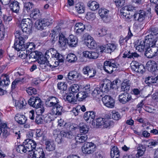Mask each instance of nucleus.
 Segmentation results:
<instances>
[{
    "label": "nucleus",
    "mask_w": 158,
    "mask_h": 158,
    "mask_svg": "<svg viewBox=\"0 0 158 158\" xmlns=\"http://www.w3.org/2000/svg\"><path fill=\"white\" fill-rule=\"evenodd\" d=\"M26 146V144H25L19 145L16 148V151L20 153H26L27 152H29L30 150H28V149Z\"/></svg>",
    "instance_id": "nucleus-37"
},
{
    "label": "nucleus",
    "mask_w": 158,
    "mask_h": 158,
    "mask_svg": "<svg viewBox=\"0 0 158 158\" xmlns=\"http://www.w3.org/2000/svg\"><path fill=\"white\" fill-rule=\"evenodd\" d=\"M15 119L18 123L20 124H24L27 120V118L25 115L19 114H16Z\"/></svg>",
    "instance_id": "nucleus-32"
},
{
    "label": "nucleus",
    "mask_w": 158,
    "mask_h": 158,
    "mask_svg": "<svg viewBox=\"0 0 158 158\" xmlns=\"http://www.w3.org/2000/svg\"><path fill=\"white\" fill-rule=\"evenodd\" d=\"M104 124L103 125V127L107 128L109 127L112 126L113 125V122L112 121L107 118H105L104 121Z\"/></svg>",
    "instance_id": "nucleus-56"
},
{
    "label": "nucleus",
    "mask_w": 158,
    "mask_h": 158,
    "mask_svg": "<svg viewBox=\"0 0 158 158\" xmlns=\"http://www.w3.org/2000/svg\"><path fill=\"white\" fill-rule=\"evenodd\" d=\"M151 33L149 35H154L155 37L158 36V28L152 27L150 29Z\"/></svg>",
    "instance_id": "nucleus-64"
},
{
    "label": "nucleus",
    "mask_w": 158,
    "mask_h": 158,
    "mask_svg": "<svg viewBox=\"0 0 158 158\" xmlns=\"http://www.w3.org/2000/svg\"><path fill=\"white\" fill-rule=\"evenodd\" d=\"M89 74L87 76V78H91L94 77L96 75V70L93 68H91L89 73Z\"/></svg>",
    "instance_id": "nucleus-61"
},
{
    "label": "nucleus",
    "mask_w": 158,
    "mask_h": 158,
    "mask_svg": "<svg viewBox=\"0 0 158 158\" xmlns=\"http://www.w3.org/2000/svg\"><path fill=\"white\" fill-rule=\"evenodd\" d=\"M156 74L152 73V75L149 76L145 79V82L147 84H151L157 83V76Z\"/></svg>",
    "instance_id": "nucleus-27"
},
{
    "label": "nucleus",
    "mask_w": 158,
    "mask_h": 158,
    "mask_svg": "<svg viewBox=\"0 0 158 158\" xmlns=\"http://www.w3.org/2000/svg\"><path fill=\"white\" fill-rule=\"evenodd\" d=\"M158 51V48L157 47H147V49H146L145 55L148 58H152L157 55Z\"/></svg>",
    "instance_id": "nucleus-11"
},
{
    "label": "nucleus",
    "mask_w": 158,
    "mask_h": 158,
    "mask_svg": "<svg viewBox=\"0 0 158 158\" xmlns=\"http://www.w3.org/2000/svg\"><path fill=\"white\" fill-rule=\"evenodd\" d=\"M101 92L99 87H96L93 90L92 93V95L94 98H99V97H101L102 96L101 95Z\"/></svg>",
    "instance_id": "nucleus-49"
},
{
    "label": "nucleus",
    "mask_w": 158,
    "mask_h": 158,
    "mask_svg": "<svg viewBox=\"0 0 158 158\" xmlns=\"http://www.w3.org/2000/svg\"><path fill=\"white\" fill-rule=\"evenodd\" d=\"M10 131L9 128L1 130V133H2L3 138H6L10 135Z\"/></svg>",
    "instance_id": "nucleus-60"
},
{
    "label": "nucleus",
    "mask_w": 158,
    "mask_h": 158,
    "mask_svg": "<svg viewBox=\"0 0 158 158\" xmlns=\"http://www.w3.org/2000/svg\"><path fill=\"white\" fill-rule=\"evenodd\" d=\"M57 87L59 89L65 90L67 88V86L64 82H59L57 84Z\"/></svg>",
    "instance_id": "nucleus-62"
},
{
    "label": "nucleus",
    "mask_w": 158,
    "mask_h": 158,
    "mask_svg": "<svg viewBox=\"0 0 158 158\" xmlns=\"http://www.w3.org/2000/svg\"><path fill=\"white\" fill-rule=\"evenodd\" d=\"M146 15V13L145 11L140 10L135 13L133 17L135 20L142 22L144 20Z\"/></svg>",
    "instance_id": "nucleus-10"
},
{
    "label": "nucleus",
    "mask_w": 158,
    "mask_h": 158,
    "mask_svg": "<svg viewBox=\"0 0 158 158\" xmlns=\"http://www.w3.org/2000/svg\"><path fill=\"white\" fill-rule=\"evenodd\" d=\"M131 83L129 81L124 80L122 84L121 89L122 90L127 91L129 90Z\"/></svg>",
    "instance_id": "nucleus-40"
},
{
    "label": "nucleus",
    "mask_w": 158,
    "mask_h": 158,
    "mask_svg": "<svg viewBox=\"0 0 158 158\" xmlns=\"http://www.w3.org/2000/svg\"><path fill=\"white\" fill-rule=\"evenodd\" d=\"M77 37L73 35H70L68 40L67 44L70 47H74L77 44Z\"/></svg>",
    "instance_id": "nucleus-30"
},
{
    "label": "nucleus",
    "mask_w": 158,
    "mask_h": 158,
    "mask_svg": "<svg viewBox=\"0 0 158 158\" xmlns=\"http://www.w3.org/2000/svg\"><path fill=\"white\" fill-rule=\"evenodd\" d=\"M88 6L91 10L94 11L97 9L99 7L98 4L97 2L94 1H89L88 4Z\"/></svg>",
    "instance_id": "nucleus-43"
},
{
    "label": "nucleus",
    "mask_w": 158,
    "mask_h": 158,
    "mask_svg": "<svg viewBox=\"0 0 158 158\" xmlns=\"http://www.w3.org/2000/svg\"><path fill=\"white\" fill-rule=\"evenodd\" d=\"M91 68L90 66L87 65L84 66L82 69V72L85 77H87Z\"/></svg>",
    "instance_id": "nucleus-59"
},
{
    "label": "nucleus",
    "mask_w": 158,
    "mask_h": 158,
    "mask_svg": "<svg viewBox=\"0 0 158 158\" xmlns=\"http://www.w3.org/2000/svg\"><path fill=\"white\" fill-rule=\"evenodd\" d=\"M32 26V22L29 19H23L21 21L20 27L23 33L26 34L24 36L26 39L28 38V35L31 33Z\"/></svg>",
    "instance_id": "nucleus-3"
},
{
    "label": "nucleus",
    "mask_w": 158,
    "mask_h": 158,
    "mask_svg": "<svg viewBox=\"0 0 158 158\" xmlns=\"http://www.w3.org/2000/svg\"><path fill=\"white\" fill-rule=\"evenodd\" d=\"M138 41L136 45L135 46L136 49L139 52H143L145 49H147L146 44L143 40L140 39Z\"/></svg>",
    "instance_id": "nucleus-23"
},
{
    "label": "nucleus",
    "mask_w": 158,
    "mask_h": 158,
    "mask_svg": "<svg viewBox=\"0 0 158 158\" xmlns=\"http://www.w3.org/2000/svg\"><path fill=\"white\" fill-rule=\"evenodd\" d=\"M26 104L27 102L25 100L22 98L15 102V106L20 109L25 108Z\"/></svg>",
    "instance_id": "nucleus-29"
},
{
    "label": "nucleus",
    "mask_w": 158,
    "mask_h": 158,
    "mask_svg": "<svg viewBox=\"0 0 158 158\" xmlns=\"http://www.w3.org/2000/svg\"><path fill=\"white\" fill-rule=\"evenodd\" d=\"M117 67L115 61L113 60H111L104 61L103 69L107 73L111 74L114 70H116V68H117Z\"/></svg>",
    "instance_id": "nucleus-4"
},
{
    "label": "nucleus",
    "mask_w": 158,
    "mask_h": 158,
    "mask_svg": "<svg viewBox=\"0 0 158 158\" xmlns=\"http://www.w3.org/2000/svg\"><path fill=\"white\" fill-rule=\"evenodd\" d=\"M53 20L52 19L49 18L39 19L35 23V26L37 28L38 30H42L45 27L50 25L52 23Z\"/></svg>",
    "instance_id": "nucleus-6"
},
{
    "label": "nucleus",
    "mask_w": 158,
    "mask_h": 158,
    "mask_svg": "<svg viewBox=\"0 0 158 158\" xmlns=\"http://www.w3.org/2000/svg\"><path fill=\"white\" fill-rule=\"evenodd\" d=\"M30 158H45V154L43 150L40 148H37L33 152V154L30 155Z\"/></svg>",
    "instance_id": "nucleus-16"
},
{
    "label": "nucleus",
    "mask_w": 158,
    "mask_h": 158,
    "mask_svg": "<svg viewBox=\"0 0 158 158\" xmlns=\"http://www.w3.org/2000/svg\"><path fill=\"white\" fill-rule=\"evenodd\" d=\"M30 16L34 19H38L40 15V10L37 9H35L30 12Z\"/></svg>",
    "instance_id": "nucleus-44"
},
{
    "label": "nucleus",
    "mask_w": 158,
    "mask_h": 158,
    "mask_svg": "<svg viewBox=\"0 0 158 158\" xmlns=\"http://www.w3.org/2000/svg\"><path fill=\"white\" fill-rule=\"evenodd\" d=\"M146 146L148 147L152 148L157 145V143L153 140H148L145 141Z\"/></svg>",
    "instance_id": "nucleus-52"
},
{
    "label": "nucleus",
    "mask_w": 158,
    "mask_h": 158,
    "mask_svg": "<svg viewBox=\"0 0 158 158\" xmlns=\"http://www.w3.org/2000/svg\"><path fill=\"white\" fill-rule=\"evenodd\" d=\"M46 149L48 151H52L54 150L55 148V145L53 141L47 140L45 142Z\"/></svg>",
    "instance_id": "nucleus-34"
},
{
    "label": "nucleus",
    "mask_w": 158,
    "mask_h": 158,
    "mask_svg": "<svg viewBox=\"0 0 158 158\" xmlns=\"http://www.w3.org/2000/svg\"><path fill=\"white\" fill-rule=\"evenodd\" d=\"M117 45L114 44H108L106 46V48L107 49L108 53H111L114 51L116 48Z\"/></svg>",
    "instance_id": "nucleus-45"
},
{
    "label": "nucleus",
    "mask_w": 158,
    "mask_h": 158,
    "mask_svg": "<svg viewBox=\"0 0 158 158\" xmlns=\"http://www.w3.org/2000/svg\"><path fill=\"white\" fill-rule=\"evenodd\" d=\"M146 65L148 71L152 72V73H156V70L157 68V64L154 61H148Z\"/></svg>",
    "instance_id": "nucleus-19"
},
{
    "label": "nucleus",
    "mask_w": 158,
    "mask_h": 158,
    "mask_svg": "<svg viewBox=\"0 0 158 158\" xmlns=\"http://www.w3.org/2000/svg\"><path fill=\"white\" fill-rule=\"evenodd\" d=\"M131 98V95L127 93L121 94L119 96V101L123 104L128 102Z\"/></svg>",
    "instance_id": "nucleus-20"
},
{
    "label": "nucleus",
    "mask_w": 158,
    "mask_h": 158,
    "mask_svg": "<svg viewBox=\"0 0 158 158\" xmlns=\"http://www.w3.org/2000/svg\"><path fill=\"white\" fill-rule=\"evenodd\" d=\"M56 133H57V136L55 138V141L58 143H61L63 142V137H64V135L63 134H64V133L62 131L60 132L59 131H57V130H54L53 133L54 135H56Z\"/></svg>",
    "instance_id": "nucleus-31"
},
{
    "label": "nucleus",
    "mask_w": 158,
    "mask_h": 158,
    "mask_svg": "<svg viewBox=\"0 0 158 158\" xmlns=\"http://www.w3.org/2000/svg\"><path fill=\"white\" fill-rule=\"evenodd\" d=\"M85 45L90 49H94L97 46V44L94 41L89 40V41L85 42Z\"/></svg>",
    "instance_id": "nucleus-48"
},
{
    "label": "nucleus",
    "mask_w": 158,
    "mask_h": 158,
    "mask_svg": "<svg viewBox=\"0 0 158 158\" xmlns=\"http://www.w3.org/2000/svg\"><path fill=\"white\" fill-rule=\"evenodd\" d=\"M110 156L111 158H119L120 153L117 147L114 146L111 149Z\"/></svg>",
    "instance_id": "nucleus-33"
},
{
    "label": "nucleus",
    "mask_w": 158,
    "mask_h": 158,
    "mask_svg": "<svg viewBox=\"0 0 158 158\" xmlns=\"http://www.w3.org/2000/svg\"><path fill=\"white\" fill-rule=\"evenodd\" d=\"M10 7L13 12L18 13L19 10V3L16 1L10 2Z\"/></svg>",
    "instance_id": "nucleus-26"
},
{
    "label": "nucleus",
    "mask_w": 158,
    "mask_h": 158,
    "mask_svg": "<svg viewBox=\"0 0 158 158\" xmlns=\"http://www.w3.org/2000/svg\"><path fill=\"white\" fill-rule=\"evenodd\" d=\"M23 35L20 33L19 31H16L15 33V39L14 46L15 50L18 51H27V45L24 44L25 38Z\"/></svg>",
    "instance_id": "nucleus-2"
},
{
    "label": "nucleus",
    "mask_w": 158,
    "mask_h": 158,
    "mask_svg": "<svg viewBox=\"0 0 158 158\" xmlns=\"http://www.w3.org/2000/svg\"><path fill=\"white\" fill-rule=\"evenodd\" d=\"M37 60L40 68L42 69L48 71L53 68V66L49 64L47 59L43 57V55L39 56Z\"/></svg>",
    "instance_id": "nucleus-5"
},
{
    "label": "nucleus",
    "mask_w": 158,
    "mask_h": 158,
    "mask_svg": "<svg viewBox=\"0 0 158 158\" xmlns=\"http://www.w3.org/2000/svg\"><path fill=\"white\" fill-rule=\"evenodd\" d=\"M94 143L92 142H87L84 143L81 148L82 152L85 154L93 153L94 151Z\"/></svg>",
    "instance_id": "nucleus-7"
},
{
    "label": "nucleus",
    "mask_w": 158,
    "mask_h": 158,
    "mask_svg": "<svg viewBox=\"0 0 158 158\" xmlns=\"http://www.w3.org/2000/svg\"><path fill=\"white\" fill-rule=\"evenodd\" d=\"M34 7V4L31 2H27L24 3L23 12L24 14H27L30 13Z\"/></svg>",
    "instance_id": "nucleus-18"
},
{
    "label": "nucleus",
    "mask_w": 158,
    "mask_h": 158,
    "mask_svg": "<svg viewBox=\"0 0 158 158\" xmlns=\"http://www.w3.org/2000/svg\"><path fill=\"white\" fill-rule=\"evenodd\" d=\"M111 81L109 80H106L104 81L103 83L100 85L99 88L102 92L107 93L111 88Z\"/></svg>",
    "instance_id": "nucleus-15"
},
{
    "label": "nucleus",
    "mask_w": 158,
    "mask_h": 158,
    "mask_svg": "<svg viewBox=\"0 0 158 158\" xmlns=\"http://www.w3.org/2000/svg\"><path fill=\"white\" fill-rule=\"evenodd\" d=\"M107 30L105 29L100 28L98 29L97 35L99 36H102L106 34Z\"/></svg>",
    "instance_id": "nucleus-53"
},
{
    "label": "nucleus",
    "mask_w": 158,
    "mask_h": 158,
    "mask_svg": "<svg viewBox=\"0 0 158 158\" xmlns=\"http://www.w3.org/2000/svg\"><path fill=\"white\" fill-rule=\"evenodd\" d=\"M23 144H26V147L27 148L28 150H30V152L32 151V152L36 149L37 144L34 140L30 139H25L23 143Z\"/></svg>",
    "instance_id": "nucleus-13"
},
{
    "label": "nucleus",
    "mask_w": 158,
    "mask_h": 158,
    "mask_svg": "<svg viewBox=\"0 0 158 158\" xmlns=\"http://www.w3.org/2000/svg\"><path fill=\"white\" fill-rule=\"evenodd\" d=\"M123 57L124 58L127 57L129 58H138L139 56V55L135 52H130V51L126 52H124Z\"/></svg>",
    "instance_id": "nucleus-36"
},
{
    "label": "nucleus",
    "mask_w": 158,
    "mask_h": 158,
    "mask_svg": "<svg viewBox=\"0 0 158 158\" xmlns=\"http://www.w3.org/2000/svg\"><path fill=\"white\" fill-rule=\"evenodd\" d=\"M89 95L84 91L79 92L76 95V98L79 101H82Z\"/></svg>",
    "instance_id": "nucleus-39"
},
{
    "label": "nucleus",
    "mask_w": 158,
    "mask_h": 158,
    "mask_svg": "<svg viewBox=\"0 0 158 158\" xmlns=\"http://www.w3.org/2000/svg\"><path fill=\"white\" fill-rule=\"evenodd\" d=\"M67 61L70 63H74L77 60L76 56L73 53H70L68 55L67 57Z\"/></svg>",
    "instance_id": "nucleus-47"
},
{
    "label": "nucleus",
    "mask_w": 158,
    "mask_h": 158,
    "mask_svg": "<svg viewBox=\"0 0 158 158\" xmlns=\"http://www.w3.org/2000/svg\"><path fill=\"white\" fill-rule=\"evenodd\" d=\"M59 36V46L61 48L65 47L67 46L68 39L62 33H60Z\"/></svg>",
    "instance_id": "nucleus-21"
},
{
    "label": "nucleus",
    "mask_w": 158,
    "mask_h": 158,
    "mask_svg": "<svg viewBox=\"0 0 158 158\" xmlns=\"http://www.w3.org/2000/svg\"><path fill=\"white\" fill-rule=\"evenodd\" d=\"M80 136H78L76 138L77 141L79 143H84L88 139L87 135L85 134L82 135H80Z\"/></svg>",
    "instance_id": "nucleus-50"
},
{
    "label": "nucleus",
    "mask_w": 158,
    "mask_h": 158,
    "mask_svg": "<svg viewBox=\"0 0 158 158\" xmlns=\"http://www.w3.org/2000/svg\"><path fill=\"white\" fill-rule=\"evenodd\" d=\"M104 120H105V118H97L96 120V127H99L103 126Z\"/></svg>",
    "instance_id": "nucleus-51"
},
{
    "label": "nucleus",
    "mask_w": 158,
    "mask_h": 158,
    "mask_svg": "<svg viewBox=\"0 0 158 158\" xmlns=\"http://www.w3.org/2000/svg\"><path fill=\"white\" fill-rule=\"evenodd\" d=\"M96 115L95 113L93 111L86 112L84 115V119L89 122L92 121L94 119Z\"/></svg>",
    "instance_id": "nucleus-22"
},
{
    "label": "nucleus",
    "mask_w": 158,
    "mask_h": 158,
    "mask_svg": "<svg viewBox=\"0 0 158 158\" xmlns=\"http://www.w3.org/2000/svg\"><path fill=\"white\" fill-rule=\"evenodd\" d=\"M89 127L85 124L82 123L79 124V131L81 133L86 134L89 131Z\"/></svg>",
    "instance_id": "nucleus-41"
},
{
    "label": "nucleus",
    "mask_w": 158,
    "mask_h": 158,
    "mask_svg": "<svg viewBox=\"0 0 158 158\" xmlns=\"http://www.w3.org/2000/svg\"><path fill=\"white\" fill-rule=\"evenodd\" d=\"M137 153L136 155V157L139 158L143 156L146 151V148L145 147L142 145L139 144L137 148Z\"/></svg>",
    "instance_id": "nucleus-35"
},
{
    "label": "nucleus",
    "mask_w": 158,
    "mask_h": 158,
    "mask_svg": "<svg viewBox=\"0 0 158 158\" xmlns=\"http://www.w3.org/2000/svg\"><path fill=\"white\" fill-rule=\"evenodd\" d=\"M27 51H31L35 47L34 43L32 42H28L27 43Z\"/></svg>",
    "instance_id": "nucleus-63"
},
{
    "label": "nucleus",
    "mask_w": 158,
    "mask_h": 158,
    "mask_svg": "<svg viewBox=\"0 0 158 158\" xmlns=\"http://www.w3.org/2000/svg\"><path fill=\"white\" fill-rule=\"evenodd\" d=\"M10 83L9 77L6 74H3L0 79V86H6Z\"/></svg>",
    "instance_id": "nucleus-25"
},
{
    "label": "nucleus",
    "mask_w": 158,
    "mask_h": 158,
    "mask_svg": "<svg viewBox=\"0 0 158 158\" xmlns=\"http://www.w3.org/2000/svg\"><path fill=\"white\" fill-rule=\"evenodd\" d=\"M41 52L35 51L31 52L29 55L28 58L29 62H31L36 61V60L39 58L40 56H42Z\"/></svg>",
    "instance_id": "nucleus-24"
},
{
    "label": "nucleus",
    "mask_w": 158,
    "mask_h": 158,
    "mask_svg": "<svg viewBox=\"0 0 158 158\" xmlns=\"http://www.w3.org/2000/svg\"><path fill=\"white\" fill-rule=\"evenodd\" d=\"M83 55L85 57L90 59H96L99 55L98 53L97 52L87 51L83 52Z\"/></svg>",
    "instance_id": "nucleus-28"
},
{
    "label": "nucleus",
    "mask_w": 158,
    "mask_h": 158,
    "mask_svg": "<svg viewBox=\"0 0 158 158\" xmlns=\"http://www.w3.org/2000/svg\"><path fill=\"white\" fill-rule=\"evenodd\" d=\"M112 113V117L114 119L117 121L121 118L120 114L118 112L113 111Z\"/></svg>",
    "instance_id": "nucleus-55"
},
{
    "label": "nucleus",
    "mask_w": 158,
    "mask_h": 158,
    "mask_svg": "<svg viewBox=\"0 0 158 158\" xmlns=\"http://www.w3.org/2000/svg\"><path fill=\"white\" fill-rule=\"evenodd\" d=\"M67 100L69 103L73 104L75 103L77 100L75 98V96L73 94L70 93L66 97Z\"/></svg>",
    "instance_id": "nucleus-46"
},
{
    "label": "nucleus",
    "mask_w": 158,
    "mask_h": 158,
    "mask_svg": "<svg viewBox=\"0 0 158 158\" xmlns=\"http://www.w3.org/2000/svg\"><path fill=\"white\" fill-rule=\"evenodd\" d=\"M85 29V25L82 23H79L75 24L74 31L77 35H78L81 34Z\"/></svg>",
    "instance_id": "nucleus-17"
},
{
    "label": "nucleus",
    "mask_w": 158,
    "mask_h": 158,
    "mask_svg": "<svg viewBox=\"0 0 158 158\" xmlns=\"http://www.w3.org/2000/svg\"><path fill=\"white\" fill-rule=\"evenodd\" d=\"M155 37L152 35H148L145 37L144 40L146 44V46L148 47H154L155 45Z\"/></svg>",
    "instance_id": "nucleus-14"
},
{
    "label": "nucleus",
    "mask_w": 158,
    "mask_h": 158,
    "mask_svg": "<svg viewBox=\"0 0 158 158\" xmlns=\"http://www.w3.org/2000/svg\"><path fill=\"white\" fill-rule=\"evenodd\" d=\"M132 10V7L130 6H125L120 10L121 16L124 19H131L132 17V15L130 14L129 11Z\"/></svg>",
    "instance_id": "nucleus-9"
},
{
    "label": "nucleus",
    "mask_w": 158,
    "mask_h": 158,
    "mask_svg": "<svg viewBox=\"0 0 158 158\" xmlns=\"http://www.w3.org/2000/svg\"><path fill=\"white\" fill-rule=\"evenodd\" d=\"M80 76V74L77 72L75 71H72L68 73V78L70 80H73L79 77Z\"/></svg>",
    "instance_id": "nucleus-38"
},
{
    "label": "nucleus",
    "mask_w": 158,
    "mask_h": 158,
    "mask_svg": "<svg viewBox=\"0 0 158 158\" xmlns=\"http://www.w3.org/2000/svg\"><path fill=\"white\" fill-rule=\"evenodd\" d=\"M108 10H107L106 9L101 8L98 11L99 14L101 18L105 20L108 18Z\"/></svg>",
    "instance_id": "nucleus-42"
},
{
    "label": "nucleus",
    "mask_w": 158,
    "mask_h": 158,
    "mask_svg": "<svg viewBox=\"0 0 158 158\" xmlns=\"http://www.w3.org/2000/svg\"><path fill=\"white\" fill-rule=\"evenodd\" d=\"M27 93L29 95H32L36 94V90L35 89L32 87H29L26 90Z\"/></svg>",
    "instance_id": "nucleus-58"
},
{
    "label": "nucleus",
    "mask_w": 158,
    "mask_h": 158,
    "mask_svg": "<svg viewBox=\"0 0 158 158\" xmlns=\"http://www.w3.org/2000/svg\"><path fill=\"white\" fill-rule=\"evenodd\" d=\"M102 101L104 105L107 107L112 108L114 106V100L109 96H105L102 98Z\"/></svg>",
    "instance_id": "nucleus-12"
},
{
    "label": "nucleus",
    "mask_w": 158,
    "mask_h": 158,
    "mask_svg": "<svg viewBox=\"0 0 158 158\" xmlns=\"http://www.w3.org/2000/svg\"><path fill=\"white\" fill-rule=\"evenodd\" d=\"M64 128L68 131H72L75 130L76 129V127H75L71 123H67L65 124Z\"/></svg>",
    "instance_id": "nucleus-57"
},
{
    "label": "nucleus",
    "mask_w": 158,
    "mask_h": 158,
    "mask_svg": "<svg viewBox=\"0 0 158 158\" xmlns=\"http://www.w3.org/2000/svg\"><path fill=\"white\" fill-rule=\"evenodd\" d=\"M28 103L30 106L35 108L42 106L41 100L38 97H32L28 101Z\"/></svg>",
    "instance_id": "nucleus-8"
},
{
    "label": "nucleus",
    "mask_w": 158,
    "mask_h": 158,
    "mask_svg": "<svg viewBox=\"0 0 158 158\" xmlns=\"http://www.w3.org/2000/svg\"><path fill=\"white\" fill-rule=\"evenodd\" d=\"M45 104L48 107H52L51 114L53 115H60L62 113L63 107L59 104L58 99L54 97L48 98L46 100Z\"/></svg>",
    "instance_id": "nucleus-1"
},
{
    "label": "nucleus",
    "mask_w": 158,
    "mask_h": 158,
    "mask_svg": "<svg viewBox=\"0 0 158 158\" xmlns=\"http://www.w3.org/2000/svg\"><path fill=\"white\" fill-rule=\"evenodd\" d=\"M75 9L79 13H82L84 12L85 8L84 6L80 4L76 5Z\"/></svg>",
    "instance_id": "nucleus-54"
}]
</instances>
